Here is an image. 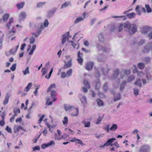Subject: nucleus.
Returning <instances> with one entry per match:
<instances>
[{"mask_svg":"<svg viewBox=\"0 0 152 152\" xmlns=\"http://www.w3.org/2000/svg\"><path fill=\"white\" fill-rule=\"evenodd\" d=\"M45 117V115H42L39 118V120L38 121V123L39 124H40L41 123V121L44 118V117Z\"/></svg>","mask_w":152,"mask_h":152,"instance_id":"obj_52","label":"nucleus"},{"mask_svg":"<svg viewBox=\"0 0 152 152\" xmlns=\"http://www.w3.org/2000/svg\"><path fill=\"white\" fill-rule=\"evenodd\" d=\"M140 7L139 6H137L136 7L135 10L137 12V14L139 15L141 14V12L139 10Z\"/></svg>","mask_w":152,"mask_h":152,"instance_id":"obj_42","label":"nucleus"},{"mask_svg":"<svg viewBox=\"0 0 152 152\" xmlns=\"http://www.w3.org/2000/svg\"><path fill=\"white\" fill-rule=\"evenodd\" d=\"M94 63L91 62H89L87 63L86 65V69L89 70L92 68V67L94 65Z\"/></svg>","mask_w":152,"mask_h":152,"instance_id":"obj_7","label":"nucleus"},{"mask_svg":"<svg viewBox=\"0 0 152 152\" xmlns=\"http://www.w3.org/2000/svg\"><path fill=\"white\" fill-rule=\"evenodd\" d=\"M84 19V18L79 17L77 18L75 20L74 23L76 24L81 21H83Z\"/></svg>","mask_w":152,"mask_h":152,"instance_id":"obj_27","label":"nucleus"},{"mask_svg":"<svg viewBox=\"0 0 152 152\" xmlns=\"http://www.w3.org/2000/svg\"><path fill=\"white\" fill-rule=\"evenodd\" d=\"M82 123L84 125V127H88L90 126V122L89 121L86 122V120H83Z\"/></svg>","mask_w":152,"mask_h":152,"instance_id":"obj_16","label":"nucleus"},{"mask_svg":"<svg viewBox=\"0 0 152 152\" xmlns=\"http://www.w3.org/2000/svg\"><path fill=\"white\" fill-rule=\"evenodd\" d=\"M126 81H123L122 82L120 86V90H121L124 88V87L125 86V85L126 84Z\"/></svg>","mask_w":152,"mask_h":152,"instance_id":"obj_31","label":"nucleus"},{"mask_svg":"<svg viewBox=\"0 0 152 152\" xmlns=\"http://www.w3.org/2000/svg\"><path fill=\"white\" fill-rule=\"evenodd\" d=\"M83 56V54L80 53V51L78 52L77 60L78 64L80 65H82L83 62V59L82 58Z\"/></svg>","mask_w":152,"mask_h":152,"instance_id":"obj_2","label":"nucleus"},{"mask_svg":"<svg viewBox=\"0 0 152 152\" xmlns=\"http://www.w3.org/2000/svg\"><path fill=\"white\" fill-rule=\"evenodd\" d=\"M149 150V147L148 146L144 145L141 148L140 151V152H147Z\"/></svg>","mask_w":152,"mask_h":152,"instance_id":"obj_9","label":"nucleus"},{"mask_svg":"<svg viewBox=\"0 0 152 152\" xmlns=\"http://www.w3.org/2000/svg\"><path fill=\"white\" fill-rule=\"evenodd\" d=\"M10 97V95L8 94H7L6 95L5 98L3 101V104L4 105H6L8 103Z\"/></svg>","mask_w":152,"mask_h":152,"instance_id":"obj_14","label":"nucleus"},{"mask_svg":"<svg viewBox=\"0 0 152 152\" xmlns=\"http://www.w3.org/2000/svg\"><path fill=\"white\" fill-rule=\"evenodd\" d=\"M72 65V60H69L65 64L63 67V68L64 69L68 68L70 67Z\"/></svg>","mask_w":152,"mask_h":152,"instance_id":"obj_12","label":"nucleus"},{"mask_svg":"<svg viewBox=\"0 0 152 152\" xmlns=\"http://www.w3.org/2000/svg\"><path fill=\"white\" fill-rule=\"evenodd\" d=\"M144 61L146 63H148L150 61V58L149 57H147L145 58Z\"/></svg>","mask_w":152,"mask_h":152,"instance_id":"obj_57","label":"nucleus"},{"mask_svg":"<svg viewBox=\"0 0 152 152\" xmlns=\"http://www.w3.org/2000/svg\"><path fill=\"white\" fill-rule=\"evenodd\" d=\"M47 144L49 146L50 145H51L52 144L54 145L55 143L53 141L51 140L50 141L49 143H48Z\"/></svg>","mask_w":152,"mask_h":152,"instance_id":"obj_64","label":"nucleus"},{"mask_svg":"<svg viewBox=\"0 0 152 152\" xmlns=\"http://www.w3.org/2000/svg\"><path fill=\"white\" fill-rule=\"evenodd\" d=\"M56 91H52L50 92V96L53 99V102H54L57 100V98L56 97Z\"/></svg>","mask_w":152,"mask_h":152,"instance_id":"obj_10","label":"nucleus"},{"mask_svg":"<svg viewBox=\"0 0 152 152\" xmlns=\"http://www.w3.org/2000/svg\"><path fill=\"white\" fill-rule=\"evenodd\" d=\"M103 119L102 117H99V118L97 119V121L96 122V124H98L101 123V122L102 120Z\"/></svg>","mask_w":152,"mask_h":152,"instance_id":"obj_47","label":"nucleus"},{"mask_svg":"<svg viewBox=\"0 0 152 152\" xmlns=\"http://www.w3.org/2000/svg\"><path fill=\"white\" fill-rule=\"evenodd\" d=\"M138 66L141 70L143 69L145 67V65L143 63H139L137 64Z\"/></svg>","mask_w":152,"mask_h":152,"instance_id":"obj_25","label":"nucleus"},{"mask_svg":"<svg viewBox=\"0 0 152 152\" xmlns=\"http://www.w3.org/2000/svg\"><path fill=\"white\" fill-rule=\"evenodd\" d=\"M118 128L116 124H113L112 125L111 127L110 128V130L111 131H115Z\"/></svg>","mask_w":152,"mask_h":152,"instance_id":"obj_23","label":"nucleus"},{"mask_svg":"<svg viewBox=\"0 0 152 152\" xmlns=\"http://www.w3.org/2000/svg\"><path fill=\"white\" fill-rule=\"evenodd\" d=\"M26 13L24 12H20L19 15V17L20 19H24L26 18Z\"/></svg>","mask_w":152,"mask_h":152,"instance_id":"obj_22","label":"nucleus"},{"mask_svg":"<svg viewBox=\"0 0 152 152\" xmlns=\"http://www.w3.org/2000/svg\"><path fill=\"white\" fill-rule=\"evenodd\" d=\"M70 2H66L63 4L61 7V8H63L64 7H67L69 4H70Z\"/></svg>","mask_w":152,"mask_h":152,"instance_id":"obj_39","label":"nucleus"},{"mask_svg":"<svg viewBox=\"0 0 152 152\" xmlns=\"http://www.w3.org/2000/svg\"><path fill=\"white\" fill-rule=\"evenodd\" d=\"M61 77L62 78H64L67 76L65 72H61Z\"/></svg>","mask_w":152,"mask_h":152,"instance_id":"obj_50","label":"nucleus"},{"mask_svg":"<svg viewBox=\"0 0 152 152\" xmlns=\"http://www.w3.org/2000/svg\"><path fill=\"white\" fill-rule=\"evenodd\" d=\"M115 140V139L114 138H113L109 139L107 142L103 145H101L100 146V148H103L104 146H108L109 145H110L111 146H113V144H111L113 142L114 140Z\"/></svg>","mask_w":152,"mask_h":152,"instance_id":"obj_5","label":"nucleus"},{"mask_svg":"<svg viewBox=\"0 0 152 152\" xmlns=\"http://www.w3.org/2000/svg\"><path fill=\"white\" fill-rule=\"evenodd\" d=\"M13 21V18H10L9 19V21L8 23H7L6 26L8 27V28L9 29L10 28V27L11 26V24L12 23Z\"/></svg>","mask_w":152,"mask_h":152,"instance_id":"obj_20","label":"nucleus"},{"mask_svg":"<svg viewBox=\"0 0 152 152\" xmlns=\"http://www.w3.org/2000/svg\"><path fill=\"white\" fill-rule=\"evenodd\" d=\"M134 84L136 86H138L140 87H141L142 85L140 79H139L137 80V81L134 83Z\"/></svg>","mask_w":152,"mask_h":152,"instance_id":"obj_26","label":"nucleus"},{"mask_svg":"<svg viewBox=\"0 0 152 152\" xmlns=\"http://www.w3.org/2000/svg\"><path fill=\"white\" fill-rule=\"evenodd\" d=\"M110 126L109 125H107L105 127L103 128V129L106 131L107 132H109L110 130L109 129Z\"/></svg>","mask_w":152,"mask_h":152,"instance_id":"obj_46","label":"nucleus"},{"mask_svg":"<svg viewBox=\"0 0 152 152\" xmlns=\"http://www.w3.org/2000/svg\"><path fill=\"white\" fill-rule=\"evenodd\" d=\"M119 72V71L118 69H116L114 72L112 79H114L116 78L118 76Z\"/></svg>","mask_w":152,"mask_h":152,"instance_id":"obj_15","label":"nucleus"},{"mask_svg":"<svg viewBox=\"0 0 152 152\" xmlns=\"http://www.w3.org/2000/svg\"><path fill=\"white\" fill-rule=\"evenodd\" d=\"M56 87V85L55 84H51L48 89L47 91V93H48L50 91H54L53 90Z\"/></svg>","mask_w":152,"mask_h":152,"instance_id":"obj_13","label":"nucleus"},{"mask_svg":"<svg viewBox=\"0 0 152 152\" xmlns=\"http://www.w3.org/2000/svg\"><path fill=\"white\" fill-rule=\"evenodd\" d=\"M29 40L30 43V44H32L34 43L35 41V40L34 38L33 37H31V38H30Z\"/></svg>","mask_w":152,"mask_h":152,"instance_id":"obj_43","label":"nucleus"},{"mask_svg":"<svg viewBox=\"0 0 152 152\" xmlns=\"http://www.w3.org/2000/svg\"><path fill=\"white\" fill-rule=\"evenodd\" d=\"M113 145L115 146L117 148H118L119 147V145L117 142H115L113 144Z\"/></svg>","mask_w":152,"mask_h":152,"instance_id":"obj_63","label":"nucleus"},{"mask_svg":"<svg viewBox=\"0 0 152 152\" xmlns=\"http://www.w3.org/2000/svg\"><path fill=\"white\" fill-rule=\"evenodd\" d=\"M23 72L24 75H26L27 74H29L30 72L29 70L28 67H26V69L24 70L23 71Z\"/></svg>","mask_w":152,"mask_h":152,"instance_id":"obj_29","label":"nucleus"},{"mask_svg":"<svg viewBox=\"0 0 152 152\" xmlns=\"http://www.w3.org/2000/svg\"><path fill=\"white\" fill-rule=\"evenodd\" d=\"M64 108L66 111L70 110L71 111V109L72 108V107H74L71 106L69 105L65 104L64 106Z\"/></svg>","mask_w":152,"mask_h":152,"instance_id":"obj_19","label":"nucleus"},{"mask_svg":"<svg viewBox=\"0 0 152 152\" xmlns=\"http://www.w3.org/2000/svg\"><path fill=\"white\" fill-rule=\"evenodd\" d=\"M145 7L147 10V11L148 13H150L152 11L151 8L150 7L148 4H146Z\"/></svg>","mask_w":152,"mask_h":152,"instance_id":"obj_28","label":"nucleus"},{"mask_svg":"<svg viewBox=\"0 0 152 152\" xmlns=\"http://www.w3.org/2000/svg\"><path fill=\"white\" fill-rule=\"evenodd\" d=\"M40 149V148L39 146H37L34 147L33 148V151H35V150H39Z\"/></svg>","mask_w":152,"mask_h":152,"instance_id":"obj_54","label":"nucleus"},{"mask_svg":"<svg viewBox=\"0 0 152 152\" xmlns=\"http://www.w3.org/2000/svg\"><path fill=\"white\" fill-rule=\"evenodd\" d=\"M108 88L107 84V83H105L104 85L103 88L104 90L106 91H107Z\"/></svg>","mask_w":152,"mask_h":152,"instance_id":"obj_53","label":"nucleus"},{"mask_svg":"<svg viewBox=\"0 0 152 152\" xmlns=\"http://www.w3.org/2000/svg\"><path fill=\"white\" fill-rule=\"evenodd\" d=\"M120 99V96L119 95L117 97L115 96L114 98V101L115 102L116 101L118 100H119Z\"/></svg>","mask_w":152,"mask_h":152,"instance_id":"obj_58","label":"nucleus"},{"mask_svg":"<svg viewBox=\"0 0 152 152\" xmlns=\"http://www.w3.org/2000/svg\"><path fill=\"white\" fill-rule=\"evenodd\" d=\"M79 113V109L77 107H72L70 115L72 117L77 116Z\"/></svg>","mask_w":152,"mask_h":152,"instance_id":"obj_3","label":"nucleus"},{"mask_svg":"<svg viewBox=\"0 0 152 152\" xmlns=\"http://www.w3.org/2000/svg\"><path fill=\"white\" fill-rule=\"evenodd\" d=\"M69 135L68 134H65L62 136L61 139H65L66 138L69 137Z\"/></svg>","mask_w":152,"mask_h":152,"instance_id":"obj_56","label":"nucleus"},{"mask_svg":"<svg viewBox=\"0 0 152 152\" xmlns=\"http://www.w3.org/2000/svg\"><path fill=\"white\" fill-rule=\"evenodd\" d=\"M66 37L65 35H63V38L62 40L61 43L63 44H64L66 42Z\"/></svg>","mask_w":152,"mask_h":152,"instance_id":"obj_41","label":"nucleus"},{"mask_svg":"<svg viewBox=\"0 0 152 152\" xmlns=\"http://www.w3.org/2000/svg\"><path fill=\"white\" fill-rule=\"evenodd\" d=\"M69 141L71 142H75L76 144H79L81 145H83V144L82 141L80 139H77L75 137H74L72 138V140H69Z\"/></svg>","mask_w":152,"mask_h":152,"instance_id":"obj_6","label":"nucleus"},{"mask_svg":"<svg viewBox=\"0 0 152 152\" xmlns=\"http://www.w3.org/2000/svg\"><path fill=\"white\" fill-rule=\"evenodd\" d=\"M9 133H12V129L8 126H7L5 129Z\"/></svg>","mask_w":152,"mask_h":152,"instance_id":"obj_44","label":"nucleus"},{"mask_svg":"<svg viewBox=\"0 0 152 152\" xmlns=\"http://www.w3.org/2000/svg\"><path fill=\"white\" fill-rule=\"evenodd\" d=\"M84 84L87 89H89L90 88L89 83L87 80H84Z\"/></svg>","mask_w":152,"mask_h":152,"instance_id":"obj_24","label":"nucleus"},{"mask_svg":"<svg viewBox=\"0 0 152 152\" xmlns=\"http://www.w3.org/2000/svg\"><path fill=\"white\" fill-rule=\"evenodd\" d=\"M48 146L47 143L41 145V148L42 149H45Z\"/></svg>","mask_w":152,"mask_h":152,"instance_id":"obj_55","label":"nucleus"},{"mask_svg":"<svg viewBox=\"0 0 152 152\" xmlns=\"http://www.w3.org/2000/svg\"><path fill=\"white\" fill-rule=\"evenodd\" d=\"M48 22L47 19H45L44 23V26L45 27H47L48 25Z\"/></svg>","mask_w":152,"mask_h":152,"instance_id":"obj_51","label":"nucleus"},{"mask_svg":"<svg viewBox=\"0 0 152 152\" xmlns=\"http://www.w3.org/2000/svg\"><path fill=\"white\" fill-rule=\"evenodd\" d=\"M10 14L8 13L4 14L2 17L3 20L4 21H6L10 17Z\"/></svg>","mask_w":152,"mask_h":152,"instance_id":"obj_21","label":"nucleus"},{"mask_svg":"<svg viewBox=\"0 0 152 152\" xmlns=\"http://www.w3.org/2000/svg\"><path fill=\"white\" fill-rule=\"evenodd\" d=\"M25 4L24 2H22L20 3H18L16 5V6L18 9H20L23 8Z\"/></svg>","mask_w":152,"mask_h":152,"instance_id":"obj_18","label":"nucleus"},{"mask_svg":"<svg viewBox=\"0 0 152 152\" xmlns=\"http://www.w3.org/2000/svg\"><path fill=\"white\" fill-rule=\"evenodd\" d=\"M62 122L64 125H67L68 123V119L67 118L66 116L64 117Z\"/></svg>","mask_w":152,"mask_h":152,"instance_id":"obj_30","label":"nucleus"},{"mask_svg":"<svg viewBox=\"0 0 152 152\" xmlns=\"http://www.w3.org/2000/svg\"><path fill=\"white\" fill-rule=\"evenodd\" d=\"M26 46V44L25 43H23L22 44L20 47V50H23L24 48Z\"/></svg>","mask_w":152,"mask_h":152,"instance_id":"obj_60","label":"nucleus"},{"mask_svg":"<svg viewBox=\"0 0 152 152\" xmlns=\"http://www.w3.org/2000/svg\"><path fill=\"white\" fill-rule=\"evenodd\" d=\"M100 83L99 80H98L97 82H96L95 84V88L96 89H98L100 86Z\"/></svg>","mask_w":152,"mask_h":152,"instance_id":"obj_33","label":"nucleus"},{"mask_svg":"<svg viewBox=\"0 0 152 152\" xmlns=\"http://www.w3.org/2000/svg\"><path fill=\"white\" fill-rule=\"evenodd\" d=\"M16 68V64H13L12 66L10 67V69L13 71H14Z\"/></svg>","mask_w":152,"mask_h":152,"instance_id":"obj_48","label":"nucleus"},{"mask_svg":"<svg viewBox=\"0 0 152 152\" xmlns=\"http://www.w3.org/2000/svg\"><path fill=\"white\" fill-rule=\"evenodd\" d=\"M97 102L99 106H102L104 104V103L103 101L100 99H97Z\"/></svg>","mask_w":152,"mask_h":152,"instance_id":"obj_32","label":"nucleus"},{"mask_svg":"<svg viewBox=\"0 0 152 152\" xmlns=\"http://www.w3.org/2000/svg\"><path fill=\"white\" fill-rule=\"evenodd\" d=\"M150 30V28L149 26H145L142 28L141 30V32L142 34H146Z\"/></svg>","mask_w":152,"mask_h":152,"instance_id":"obj_11","label":"nucleus"},{"mask_svg":"<svg viewBox=\"0 0 152 152\" xmlns=\"http://www.w3.org/2000/svg\"><path fill=\"white\" fill-rule=\"evenodd\" d=\"M58 133H56L55 134V139L56 140H59L61 139L62 136L61 135V132L59 130H57Z\"/></svg>","mask_w":152,"mask_h":152,"instance_id":"obj_8","label":"nucleus"},{"mask_svg":"<svg viewBox=\"0 0 152 152\" xmlns=\"http://www.w3.org/2000/svg\"><path fill=\"white\" fill-rule=\"evenodd\" d=\"M4 40L3 37H0V49L2 48L3 42Z\"/></svg>","mask_w":152,"mask_h":152,"instance_id":"obj_37","label":"nucleus"},{"mask_svg":"<svg viewBox=\"0 0 152 152\" xmlns=\"http://www.w3.org/2000/svg\"><path fill=\"white\" fill-rule=\"evenodd\" d=\"M42 75L44 76L47 72V70L45 68H42L41 70Z\"/></svg>","mask_w":152,"mask_h":152,"instance_id":"obj_40","label":"nucleus"},{"mask_svg":"<svg viewBox=\"0 0 152 152\" xmlns=\"http://www.w3.org/2000/svg\"><path fill=\"white\" fill-rule=\"evenodd\" d=\"M45 2H39L37 4V6L39 7H41L43 6L44 5H45Z\"/></svg>","mask_w":152,"mask_h":152,"instance_id":"obj_49","label":"nucleus"},{"mask_svg":"<svg viewBox=\"0 0 152 152\" xmlns=\"http://www.w3.org/2000/svg\"><path fill=\"white\" fill-rule=\"evenodd\" d=\"M72 73V69H70L66 72V75L67 77L70 76Z\"/></svg>","mask_w":152,"mask_h":152,"instance_id":"obj_36","label":"nucleus"},{"mask_svg":"<svg viewBox=\"0 0 152 152\" xmlns=\"http://www.w3.org/2000/svg\"><path fill=\"white\" fill-rule=\"evenodd\" d=\"M145 41L144 40H141L139 43V45H142L145 43Z\"/></svg>","mask_w":152,"mask_h":152,"instance_id":"obj_61","label":"nucleus"},{"mask_svg":"<svg viewBox=\"0 0 152 152\" xmlns=\"http://www.w3.org/2000/svg\"><path fill=\"white\" fill-rule=\"evenodd\" d=\"M15 116H17V114L20 113V110L19 108H16L14 110Z\"/></svg>","mask_w":152,"mask_h":152,"instance_id":"obj_34","label":"nucleus"},{"mask_svg":"<svg viewBox=\"0 0 152 152\" xmlns=\"http://www.w3.org/2000/svg\"><path fill=\"white\" fill-rule=\"evenodd\" d=\"M14 132L15 134L18 133L20 130H21L25 132L26 131L25 129L20 126L15 125L13 127Z\"/></svg>","mask_w":152,"mask_h":152,"instance_id":"obj_4","label":"nucleus"},{"mask_svg":"<svg viewBox=\"0 0 152 152\" xmlns=\"http://www.w3.org/2000/svg\"><path fill=\"white\" fill-rule=\"evenodd\" d=\"M32 86V84L31 83H29L27 86L24 89V91L26 92H28L31 88Z\"/></svg>","mask_w":152,"mask_h":152,"instance_id":"obj_17","label":"nucleus"},{"mask_svg":"<svg viewBox=\"0 0 152 152\" xmlns=\"http://www.w3.org/2000/svg\"><path fill=\"white\" fill-rule=\"evenodd\" d=\"M71 42L72 43V45L74 48H75L77 46V44L72 41Z\"/></svg>","mask_w":152,"mask_h":152,"instance_id":"obj_62","label":"nucleus"},{"mask_svg":"<svg viewBox=\"0 0 152 152\" xmlns=\"http://www.w3.org/2000/svg\"><path fill=\"white\" fill-rule=\"evenodd\" d=\"M134 94L137 96L139 94V91L138 89L134 88Z\"/></svg>","mask_w":152,"mask_h":152,"instance_id":"obj_45","label":"nucleus"},{"mask_svg":"<svg viewBox=\"0 0 152 152\" xmlns=\"http://www.w3.org/2000/svg\"><path fill=\"white\" fill-rule=\"evenodd\" d=\"M123 27V24L121 23V24L120 25L119 28H118V30L119 31H121V30H122Z\"/></svg>","mask_w":152,"mask_h":152,"instance_id":"obj_59","label":"nucleus"},{"mask_svg":"<svg viewBox=\"0 0 152 152\" xmlns=\"http://www.w3.org/2000/svg\"><path fill=\"white\" fill-rule=\"evenodd\" d=\"M135 15V14L134 12H132L131 13H129L127 14V16L129 18H133L134 17Z\"/></svg>","mask_w":152,"mask_h":152,"instance_id":"obj_35","label":"nucleus"},{"mask_svg":"<svg viewBox=\"0 0 152 152\" xmlns=\"http://www.w3.org/2000/svg\"><path fill=\"white\" fill-rule=\"evenodd\" d=\"M124 27L125 28H128L129 32L130 34L134 33L137 31V27L135 24L131 25L129 22H126L124 24Z\"/></svg>","mask_w":152,"mask_h":152,"instance_id":"obj_1","label":"nucleus"},{"mask_svg":"<svg viewBox=\"0 0 152 152\" xmlns=\"http://www.w3.org/2000/svg\"><path fill=\"white\" fill-rule=\"evenodd\" d=\"M134 79V77L133 75H131L129 76L128 78L127 81L130 82L133 80Z\"/></svg>","mask_w":152,"mask_h":152,"instance_id":"obj_38","label":"nucleus"}]
</instances>
